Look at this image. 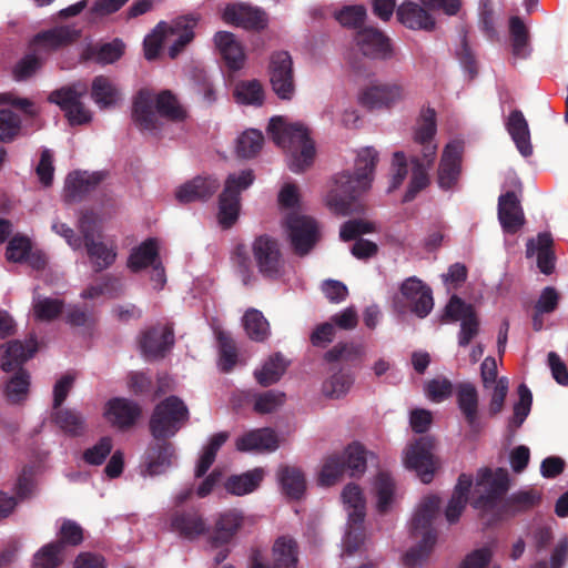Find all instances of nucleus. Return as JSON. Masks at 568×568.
I'll list each match as a JSON object with an SVG mask.
<instances>
[{"instance_id":"obj_1","label":"nucleus","mask_w":568,"mask_h":568,"mask_svg":"<svg viewBox=\"0 0 568 568\" xmlns=\"http://www.w3.org/2000/svg\"><path fill=\"white\" fill-rule=\"evenodd\" d=\"M378 160L374 148H363L357 152L354 173L336 174L334 187L326 195V205L333 213L346 216L363 212L364 206L358 200L371 189Z\"/></svg>"},{"instance_id":"obj_2","label":"nucleus","mask_w":568,"mask_h":568,"mask_svg":"<svg viewBox=\"0 0 568 568\" xmlns=\"http://www.w3.org/2000/svg\"><path fill=\"white\" fill-rule=\"evenodd\" d=\"M437 132L436 112L433 108L422 110L414 131V146L409 155L412 176L403 201L410 202L429 184L428 170L437 154L435 135Z\"/></svg>"},{"instance_id":"obj_3","label":"nucleus","mask_w":568,"mask_h":568,"mask_svg":"<svg viewBox=\"0 0 568 568\" xmlns=\"http://www.w3.org/2000/svg\"><path fill=\"white\" fill-rule=\"evenodd\" d=\"M38 352V341L30 335L24 342L9 341L0 346V367L6 373L14 372L4 386V395L9 403L24 402L30 388V374L22 366Z\"/></svg>"},{"instance_id":"obj_4","label":"nucleus","mask_w":568,"mask_h":568,"mask_svg":"<svg viewBox=\"0 0 568 568\" xmlns=\"http://www.w3.org/2000/svg\"><path fill=\"white\" fill-rule=\"evenodd\" d=\"M267 133L277 146L290 153L288 168L292 172L302 173L313 164L315 144L306 126L288 123L283 116H273Z\"/></svg>"},{"instance_id":"obj_5","label":"nucleus","mask_w":568,"mask_h":568,"mask_svg":"<svg viewBox=\"0 0 568 568\" xmlns=\"http://www.w3.org/2000/svg\"><path fill=\"white\" fill-rule=\"evenodd\" d=\"M180 122L186 118V112L170 90H163L154 95L149 89H141L132 106V119L141 130H154L158 125V115Z\"/></svg>"},{"instance_id":"obj_6","label":"nucleus","mask_w":568,"mask_h":568,"mask_svg":"<svg viewBox=\"0 0 568 568\" xmlns=\"http://www.w3.org/2000/svg\"><path fill=\"white\" fill-rule=\"evenodd\" d=\"M439 507L440 498L436 495L425 497L419 504L410 523V534L414 538L422 539L404 555L403 562L406 567L422 566L432 554L437 540V530L433 524Z\"/></svg>"},{"instance_id":"obj_7","label":"nucleus","mask_w":568,"mask_h":568,"mask_svg":"<svg viewBox=\"0 0 568 568\" xmlns=\"http://www.w3.org/2000/svg\"><path fill=\"white\" fill-rule=\"evenodd\" d=\"M509 489V474L505 468L484 467L477 471L471 507L483 515L497 511Z\"/></svg>"},{"instance_id":"obj_8","label":"nucleus","mask_w":568,"mask_h":568,"mask_svg":"<svg viewBox=\"0 0 568 568\" xmlns=\"http://www.w3.org/2000/svg\"><path fill=\"white\" fill-rule=\"evenodd\" d=\"M189 417V408L184 402L171 395L154 407L149 422L150 433L156 440L168 439L180 430Z\"/></svg>"},{"instance_id":"obj_9","label":"nucleus","mask_w":568,"mask_h":568,"mask_svg":"<svg viewBox=\"0 0 568 568\" xmlns=\"http://www.w3.org/2000/svg\"><path fill=\"white\" fill-rule=\"evenodd\" d=\"M254 180L255 175L251 169L227 175L219 196L217 217L223 229H231L236 223L241 209V192L248 189Z\"/></svg>"},{"instance_id":"obj_10","label":"nucleus","mask_w":568,"mask_h":568,"mask_svg":"<svg viewBox=\"0 0 568 568\" xmlns=\"http://www.w3.org/2000/svg\"><path fill=\"white\" fill-rule=\"evenodd\" d=\"M254 263L263 278L277 281L284 274L285 261L277 239L262 234L251 245Z\"/></svg>"},{"instance_id":"obj_11","label":"nucleus","mask_w":568,"mask_h":568,"mask_svg":"<svg viewBox=\"0 0 568 568\" xmlns=\"http://www.w3.org/2000/svg\"><path fill=\"white\" fill-rule=\"evenodd\" d=\"M87 91V85L78 82L52 91L48 100L60 106L71 125H82L92 119L90 110L81 101Z\"/></svg>"},{"instance_id":"obj_12","label":"nucleus","mask_w":568,"mask_h":568,"mask_svg":"<svg viewBox=\"0 0 568 568\" xmlns=\"http://www.w3.org/2000/svg\"><path fill=\"white\" fill-rule=\"evenodd\" d=\"M435 444L434 437L422 436L410 444L405 452V467L414 470L424 484H429L433 480L438 468V460L433 454Z\"/></svg>"},{"instance_id":"obj_13","label":"nucleus","mask_w":568,"mask_h":568,"mask_svg":"<svg viewBox=\"0 0 568 568\" xmlns=\"http://www.w3.org/2000/svg\"><path fill=\"white\" fill-rule=\"evenodd\" d=\"M284 226L292 250L298 256L307 255L320 240L317 223L310 216L290 213L285 217Z\"/></svg>"},{"instance_id":"obj_14","label":"nucleus","mask_w":568,"mask_h":568,"mask_svg":"<svg viewBox=\"0 0 568 568\" xmlns=\"http://www.w3.org/2000/svg\"><path fill=\"white\" fill-rule=\"evenodd\" d=\"M268 77L273 92L281 100L290 101L295 94L293 60L287 51H275L270 57Z\"/></svg>"},{"instance_id":"obj_15","label":"nucleus","mask_w":568,"mask_h":568,"mask_svg":"<svg viewBox=\"0 0 568 568\" xmlns=\"http://www.w3.org/2000/svg\"><path fill=\"white\" fill-rule=\"evenodd\" d=\"M405 97V88L398 82H373L362 89L358 102L368 110H382L393 108Z\"/></svg>"},{"instance_id":"obj_16","label":"nucleus","mask_w":568,"mask_h":568,"mask_svg":"<svg viewBox=\"0 0 568 568\" xmlns=\"http://www.w3.org/2000/svg\"><path fill=\"white\" fill-rule=\"evenodd\" d=\"M169 525L172 532L189 541H194L209 532V525L202 513L194 507L173 509Z\"/></svg>"},{"instance_id":"obj_17","label":"nucleus","mask_w":568,"mask_h":568,"mask_svg":"<svg viewBox=\"0 0 568 568\" xmlns=\"http://www.w3.org/2000/svg\"><path fill=\"white\" fill-rule=\"evenodd\" d=\"M244 524V516L237 509L220 513L212 529L209 528L206 542L213 549L227 546L237 535Z\"/></svg>"},{"instance_id":"obj_18","label":"nucleus","mask_w":568,"mask_h":568,"mask_svg":"<svg viewBox=\"0 0 568 568\" xmlns=\"http://www.w3.org/2000/svg\"><path fill=\"white\" fill-rule=\"evenodd\" d=\"M139 345L148 359L163 358L174 345L173 327L155 325L144 329L140 335Z\"/></svg>"},{"instance_id":"obj_19","label":"nucleus","mask_w":568,"mask_h":568,"mask_svg":"<svg viewBox=\"0 0 568 568\" xmlns=\"http://www.w3.org/2000/svg\"><path fill=\"white\" fill-rule=\"evenodd\" d=\"M142 415L141 406L125 397H113L104 406L105 419L120 430L132 428Z\"/></svg>"},{"instance_id":"obj_20","label":"nucleus","mask_w":568,"mask_h":568,"mask_svg":"<svg viewBox=\"0 0 568 568\" xmlns=\"http://www.w3.org/2000/svg\"><path fill=\"white\" fill-rule=\"evenodd\" d=\"M542 496V491L534 487L515 491L503 500L495 513L494 520L528 513L540 506Z\"/></svg>"},{"instance_id":"obj_21","label":"nucleus","mask_w":568,"mask_h":568,"mask_svg":"<svg viewBox=\"0 0 568 568\" xmlns=\"http://www.w3.org/2000/svg\"><path fill=\"white\" fill-rule=\"evenodd\" d=\"M354 41L359 51L367 58L387 60L393 55L390 40L381 30L365 27L355 33Z\"/></svg>"},{"instance_id":"obj_22","label":"nucleus","mask_w":568,"mask_h":568,"mask_svg":"<svg viewBox=\"0 0 568 568\" xmlns=\"http://www.w3.org/2000/svg\"><path fill=\"white\" fill-rule=\"evenodd\" d=\"M223 20L246 30L260 31L267 27L266 12L247 3L227 4L223 12Z\"/></svg>"},{"instance_id":"obj_23","label":"nucleus","mask_w":568,"mask_h":568,"mask_svg":"<svg viewBox=\"0 0 568 568\" xmlns=\"http://www.w3.org/2000/svg\"><path fill=\"white\" fill-rule=\"evenodd\" d=\"M174 446L166 439L150 443L143 455L141 474L143 476H158L164 474L172 465Z\"/></svg>"},{"instance_id":"obj_24","label":"nucleus","mask_w":568,"mask_h":568,"mask_svg":"<svg viewBox=\"0 0 568 568\" xmlns=\"http://www.w3.org/2000/svg\"><path fill=\"white\" fill-rule=\"evenodd\" d=\"M400 293L409 305L412 313L419 318L426 317L434 307L433 293L429 286L419 278L412 276L400 285Z\"/></svg>"},{"instance_id":"obj_25","label":"nucleus","mask_w":568,"mask_h":568,"mask_svg":"<svg viewBox=\"0 0 568 568\" xmlns=\"http://www.w3.org/2000/svg\"><path fill=\"white\" fill-rule=\"evenodd\" d=\"M462 174V146L458 143H448L443 151L437 170L438 186L448 191L457 183Z\"/></svg>"},{"instance_id":"obj_26","label":"nucleus","mask_w":568,"mask_h":568,"mask_svg":"<svg viewBox=\"0 0 568 568\" xmlns=\"http://www.w3.org/2000/svg\"><path fill=\"white\" fill-rule=\"evenodd\" d=\"M498 221L507 234H516L526 219L519 197L514 191H507L498 197Z\"/></svg>"},{"instance_id":"obj_27","label":"nucleus","mask_w":568,"mask_h":568,"mask_svg":"<svg viewBox=\"0 0 568 568\" xmlns=\"http://www.w3.org/2000/svg\"><path fill=\"white\" fill-rule=\"evenodd\" d=\"M103 179L102 172L73 171L69 173L65 179L64 200L69 203L82 201L100 185Z\"/></svg>"},{"instance_id":"obj_28","label":"nucleus","mask_w":568,"mask_h":568,"mask_svg":"<svg viewBox=\"0 0 568 568\" xmlns=\"http://www.w3.org/2000/svg\"><path fill=\"white\" fill-rule=\"evenodd\" d=\"M220 189V181L212 176L197 175L182 184L175 192V197L180 203H191L195 201L205 202L211 199Z\"/></svg>"},{"instance_id":"obj_29","label":"nucleus","mask_w":568,"mask_h":568,"mask_svg":"<svg viewBox=\"0 0 568 568\" xmlns=\"http://www.w3.org/2000/svg\"><path fill=\"white\" fill-rule=\"evenodd\" d=\"M396 16L403 26L412 30L433 31L436 26L435 18L428 9L410 0L398 6Z\"/></svg>"},{"instance_id":"obj_30","label":"nucleus","mask_w":568,"mask_h":568,"mask_svg":"<svg viewBox=\"0 0 568 568\" xmlns=\"http://www.w3.org/2000/svg\"><path fill=\"white\" fill-rule=\"evenodd\" d=\"M215 47L231 71H239L245 62V53L242 44L235 36L229 31H219L214 36Z\"/></svg>"},{"instance_id":"obj_31","label":"nucleus","mask_w":568,"mask_h":568,"mask_svg":"<svg viewBox=\"0 0 568 568\" xmlns=\"http://www.w3.org/2000/svg\"><path fill=\"white\" fill-rule=\"evenodd\" d=\"M80 38V32L69 26H61L34 36L32 45L45 51H53L69 45Z\"/></svg>"},{"instance_id":"obj_32","label":"nucleus","mask_w":568,"mask_h":568,"mask_svg":"<svg viewBox=\"0 0 568 568\" xmlns=\"http://www.w3.org/2000/svg\"><path fill=\"white\" fill-rule=\"evenodd\" d=\"M456 399L459 410L466 423L473 429L478 426V392L469 382L459 383L456 386Z\"/></svg>"},{"instance_id":"obj_33","label":"nucleus","mask_w":568,"mask_h":568,"mask_svg":"<svg viewBox=\"0 0 568 568\" xmlns=\"http://www.w3.org/2000/svg\"><path fill=\"white\" fill-rule=\"evenodd\" d=\"M298 554V544L293 537H277L272 546V568H297Z\"/></svg>"},{"instance_id":"obj_34","label":"nucleus","mask_w":568,"mask_h":568,"mask_svg":"<svg viewBox=\"0 0 568 568\" xmlns=\"http://www.w3.org/2000/svg\"><path fill=\"white\" fill-rule=\"evenodd\" d=\"M278 447V439L271 428L251 430L236 439V448L240 452L268 450L273 452Z\"/></svg>"},{"instance_id":"obj_35","label":"nucleus","mask_w":568,"mask_h":568,"mask_svg":"<svg viewBox=\"0 0 568 568\" xmlns=\"http://www.w3.org/2000/svg\"><path fill=\"white\" fill-rule=\"evenodd\" d=\"M506 128L519 153L525 158L530 156L532 154L530 132L523 112L519 110L511 111Z\"/></svg>"},{"instance_id":"obj_36","label":"nucleus","mask_w":568,"mask_h":568,"mask_svg":"<svg viewBox=\"0 0 568 568\" xmlns=\"http://www.w3.org/2000/svg\"><path fill=\"white\" fill-rule=\"evenodd\" d=\"M196 23L197 19L194 17H181L172 24H166V37L176 34V39L169 48L170 58H176L184 47L193 40V29Z\"/></svg>"},{"instance_id":"obj_37","label":"nucleus","mask_w":568,"mask_h":568,"mask_svg":"<svg viewBox=\"0 0 568 568\" xmlns=\"http://www.w3.org/2000/svg\"><path fill=\"white\" fill-rule=\"evenodd\" d=\"M278 480L283 494L290 499L300 500L306 490V479L303 471L294 466H283L278 469Z\"/></svg>"},{"instance_id":"obj_38","label":"nucleus","mask_w":568,"mask_h":568,"mask_svg":"<svg viewBox=\"0 0 568 568\" xmlns=\"http://www.w3.org/2000/svg\"><path fill=\"white\" fill-rule=\"evenodd\" d=\"M91 98L100 109H109L120 100V91L109 77L98 75L91 84Z\"/></svg>"},{"instance_id":"obj_39","label":"nucleus","mask_w":568,"mask_h":568,"mask_svg":"<svg viewBox=\"0 0 568 568\" xmlns=\"http://www.w3.org/2000/svg\"><path fill=\"white\" fill-rule=\"evenodd\" d=\"M52 422L68 436L79 437L85 433L83 415L72 408L53 409Z\"/></svg>"},{"instance_id":"obj_40","label":"nucleus","mask_w":568,"mask_h":568,"mask_svg":"<svg viewBox=\"0 0 568 568\" xmlns=\"http://www.w3.org/2000/svg\"><path fill=\"white\" fill-rule=\"evenodd\" d=\"M12 493L19 504L29 501L38 495L39 483L34 466L26 465L22 467L12 486Z\"/></svg>"},{"instance_id":"obj_41","label":"nucleus","mask_w":568,"mask_h":568,"mask_svg":"<svg viewBox=\"0 0 568 568\" xmlns=\"http://www.w3.org/2000/svg\"><path fill=\"white\" fill-rule=\"evenodd\" d=\"M264 477V471L261 468L248 470L241 475L230 476L224 487L225 489L235 496H243L251 494L258 488Z\"/></svg>"},{"instance_id":"obj_42","label":"nucleus","mask_w":568,"mask_h":568,"mask_svg":"<svg viewBox=\"0 0 568 568\" xmlns=\"http://www.w3.org/2000/svg\"><path fill=\"white\" fill-rule=\"evenodd\" d=\"M287 365L288 363L285 357L280 353H275L267 358L261 369L254 372L255 379L264 387L273 385L284 375Z\"/></svg>"},{"instance_id":"obj_43","label":"nucleus","mask_w":568,"mask_h":568,"mask_svg":"<svg viewBox=\"0 0 568 568\" xmlns=\"http://www.w3.org/2000/svg\"><path fill=\"white\" fill-rule=\"evenodd\" d=\"M159 260V247L155 239L145 240L134 248L129 256L128 267L132 272H140Z\"/></svg>"},{"instance_id":"obj_44","label":"nucleus","mask_w":568,"mask_h":568,"mask_svg":"<svg viewBox=\"0 0 568 568\" xmlns=\"http://www.w3.org/2000/svg\"><path fill=\"white\" fill-rule=\"evenodd\" d=\"M247 336L254 342H264L271 334L270 323L263 313L256 308H248L242 318Z\"/></svg>"},{"instance_id":"obj_45","label":"nucleus","mask_w":568,"mask_h":568,"mask_svg":"<svg viewBox=\"0 0 568 568\" xmlns=\"http://www.w3.org/2000/svg\"><path fill=\"white\" fill-rule=\"evenodd\" d=\"M395 481L389 474L381 471L374 480V494L377 499L376 507L379 514H386L392 506L395 495Z\"/></svg>"},{"instance_id":"obj_46","label":"nucleus","mask_w":568,"mask_h":568,"mask_svg":"<svg viewBox=\"0 0 568 568\" xmlns=\"http://www.w3.org/2000/svg\"><path fill=\"white\" fill-rule=\"evenodd\" d=\"M342 499L348 506V518L351 523L363 524L365 519V499L359 486L348 484L342 491Z\"/></svg>"},{"instance_id":"obj_47","label":"nucleus","mask_w":568,"mask_h":568,"mask_svg":"<svg viewBox=\"0 0 568 568\" xmlns=\"http://www.w3.org/2000/svg\"><path fill=\"white\" fill-rule=\"evenodd\" d=\"M87 254L92 263L94 272L99 273L109 268L116 258V252L101 241H94L84 245Z\"/></svg>"},{"instance_id":"obj_48","label":"nucleus","mask_w":568,"mask_h":568,"mask_svg":"<svg viewBox=\"0 0 568 568\" xmlns=\"http://www.w3.org/2000/svg\"><path fill=\"white\" fill-rule=\"evenodd\" d=\"M345 471V458L341 454H332L323 462L317 479L318 485L331 487L343 477Z\"/></svg>"},{"instance_id":"obj_49","label":"nucleus","mask_w":568,"mask_h":568,"mask_svg":"<svg viewBox=\"0 0 568 568\" xmlns=\"http://www.w3.org/2000/svg\"><path fill=\"white\" fill-rule=\"evenodd\" d=\"M509 32L513 55L518 59L527 58L529 55V34L527 27L520 18H510Z\"/></svg>"},{"instance_id":"obj_50","label":"nucleus","mask_w":568,"mask_h":568,"mask_svg":"<svg viewBox=\"0 0 568 568\" xmlns=\"http://www.w3.org/2000/svg\"><path fill=\"white\" fill-rule=\"evenodd\" d=\"M335 20L346 29L362 30L365 28L367 10L363 4L344 6L334 12Z\"/></svg>"},{"instance_id":"obj_51","label":"nucleus","mask_w":568,"mask_h":568,"mask_svg":"<svg viewBox=\"0 0 568 568\" xmlns=\"http://www.w3.org/2000/svg\"><path fill=\"white\" fill-rule=\"evenodd\" d=\"M264 135L261 131L250 129L244 131L236 142V154L242 159H252L262 150Z\"/></svg>"},{"instance_id":"obj_52","label":"nucleus","mask_w":568,"mask_h":568,"mask_svg":"<svg viewBox=\"0 0 568 568\" xmlns=\"http://www.w3.org/2000/svg\"><path fill=\"white\" fill-rule=\"evenodd\" d=\"M366 450L363 445L353 443L341 454L345 458V469L351 477L362 476L367 466Z\"/></svg>"},{"instance_id":"obj_53","label":"nucleus","mask_w":568,"mask_h":568,"mask_svg":"<svg viewBox=\"0 0 568 568\" xmlns=\"http://www.w3.org/2000/svg\"><path fill=\"white\" fill-rule=\"evenodd\" d=\"M83 532V528L77 521L63 519L57 534L58 539L53 542L58 544L62 550L65 547H77L84 539Z\"/></svg>"},{"instance_id":"obj_54","label":"nucleus","mask_w":568,"mask_h":568,"mask_svg":"<svg viewBox=\"0 0 568 568\" xmlns=\"http://www.w3.org/2000/svg\"><path fill=\"white\" fill-rule=\"evenodd\" d=\"M234 95L237 102L251 105H262L264 90L260 81H241L236 84Z\"/></svg>"},{"instance_id":"obj_55","label":"nucleus","mask_w":568,"mask_h":568,"mask_svg":"<svg viewBox=\"0 0 568 568\" xmlns=\"http://www.w3.org/2000/svg\"><path fill=\"white\" fill-rule=\"evenodd\" d=\"M22 121L20 116L9 109H0V142L11 143L20 136Z\"/></svg>"},{"instance_id":"obj_56","label":"nucleus","mask_w":568,"mask_h":568,"mask_svg":"<svg viewBox=\"0 0 568 568\" xmlns=\"http://www.w3.org/2000/svg\"><path fill=\"white\" fill-rule=\"evenodd\" d=\"M220 346V366L225 373L233 369L237 361V347L235 341L229 333L220 332L217 334Z\"/></svg>"},{"instance_id":"obj_57","label":"nucleus","mask_w":568,"mask_h":568,"mask_svg":"<svg viewBox=\"0 0 568 568\" xmlns=\"http://www.w3.org/2000/svg\"><path fill=\"white\" fill-rule=\"evenodd\" d=\"M353 382L349 374L339 371L323 383L322 392L326 397L341 398L349 390Z\"/></svg>"},{"instance_id":"obj_58","label":"nucleus","mask_w":568,"mask_h":568,"mask_svg":"<svg viewBox=\"0 0 568 568\" xmlns=\"http://www.w3.org/2000/svg\"><path fill=\"white\" fill-rule=\"evenodd\" d=\"M64 303L58 298L43 297L33 302L34 317L41 322H51L63 312Z\"/></svg>"},{"instance_id":"obj_59","label":"nucleus","mask_w":568,"mask_h":568,"mask_svg":"<svg viewBox=\"0 0 568 568\" xmlns=\"http://www.w3.org/2000/svg\"><path fill=\"white\" fill-rule=\"evenodd\" d=\"M62 552L53 541L44 545L33 557V568H58L62 564Z\"/></svg>"},{"instance_id":"obj_60","label":"nucleus","mask_w":568,"mask_h":568,"mask_svg":"<svg viewBox=\"0 0 568 568\" xmlns=\"http://www.w3.org/2000/svg\"><path fill=\"white\" fill-rule=\"evenodd\" d=\"M43 61L34 53L22 57L12 68V77L16 81H27L42 67Z\"/></svg>"},{"instance_id":"obj_61","label":"nucleus","mask_w":568,"mask_h":568,"mask_svg":"<svg viewBox=\"0 0 568 568\" xmlns=\"http://www.w3.org/2000/svg\"><path fill=\"white\" fill-rule=\"evenodd\" d=\"M232 261L234 262L237 272L241 275L244 285H250L255 281V275L251 266V260L247 255V250L244 244H237L232 253Z\"/></svg>"},{"instance_id":"obj_62","label":"nucleus","mask_w":568,"mask_h":568,"mask_svg":"<svg viewBox=\"0 0 568 568\" xmlns=\"http://www.w3.org/2000/svg\"><path fill=\"white\" fill-rule=\"evenodd\" d=\"M113 447L112 438L104 436L92 447L83 452L82 458L84 463L93 466H99L104 463L106 457L111 454Z\"/></svg>"},{"instance_id":"obj_63","label":"nucleus","mask_w":568,"mask_h":568,"mask_svg":"<svg viewBox=\"0 0 568 568\" xmlns=\"http://www.w3.org/2000/svg\"><path fill=\"white\" fill-rule=\"evenodd\" d=\"M285 394L270 389L256 396L254 410L258 414H270L281 407L285 402Z\"/></svg>"},{"instance_id":"obj_64","label":"nucleus","mask_w":568,"mask_h":568,"mask_svg":"<svg viewBox=\"0 0 568 568\" xmlns=\"http://www.w3.org/2000/svg\"><path fill=\"white\" fill-rule=\"evenodd\" d=\"M124 43L119 39L103 43L94 50V60L100 64L114 63L124 54Z\"/></svg>"}]
</instances>
